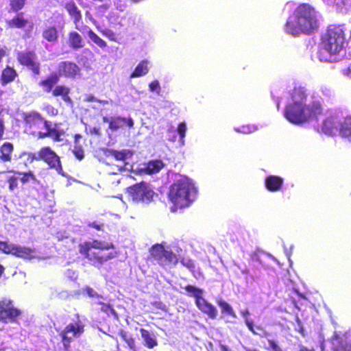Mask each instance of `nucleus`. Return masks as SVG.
I'll use <instances>...</instances> for the list:
<instances>
[{
    "mask_svg": "<svg viewBox=\"0 0 351 351\" xmlns=\"http://www.w3.org/2000/svg\"><path fill=\"white\" fill-rule=\"evenodd\" d=\"M7 182L9 190L11 192H14L19 189V182L23 185L29 184L35 189H38V187L40 185V181L30 171L28 172L14 171V175L7 177Z\"/></svg>",
    "mask_w": 351,
    "mask_h": 351,
    "instance_id": "obj_10",
    "label": "nucleus"
},
{
    "mask_svg": "<svg viewBox=\"0 0 351 351\" xmlns=\"http://www.w3.org/2000/svg\"><path fill=\"white\" fill-rule=\"evenodd\" d=\"M67 44L69 47L73 50L82 49L85 46L82 36L76 31H71L69 32Z\"/></svg>",
    "mask_w": 351,
    "mask_h": 351,
    "instance_id": "obj_22",
    "label": "nucleus"
},
{
    "mask_svg": "<svg viewBox=\"0 0 351 351\" xmlns=\"http://www.w3.org/2000/svg\"><path fill=\"white\" fill-rule=\"evenodd\" d=\"M299 351H314V350L308 349L305 346H301Z\"/></svg>",
    "mask_w": 351,
    "mask_h": 351,
    "instance_id": "obj_57",
    "label": "nucleus"
},
{
    "mask_svg": "<svg viewBox=\"0 0 351 351\" xmlns=\"http://www.w3.org/2000/svg\"><path fill=\"white\" fill-rule=\"evenodd\" d=\"M164 167L161 160H153L145 164L144 168L141 169L147 174H152L158 172Z\"/></svg>",
    "mask_w": 351,
    "mask_h": 351,
    "instance_id": "obj_28",
    "label": "nucleus"
},
{
    "mask_svg": "<svg viewBox=\"0 0 351 351\" xmlns=\"http://www.w3.org/2000/svg\"><path fill=\"white\" fill-rule=\"evenodd\" d=\"M180 263L184 267H186L187 269H189L190 270V271L192 272L193 276L195 278L198 279V276H197L195 274L196 265H195L194 261L189 258V257H183L181 259Z\"/></svg>",
    "mask_w": 351,
    "mask_h": 351,
    "instance_id": "obj_39",
    "label": "nucleus"
},
{
    "mask_svg": "<svg viewBox=\"0 0 351 351\" xmlns=\"http://www.w3.org/2000/svg\"><path fill=\"white\" fill-rule=\"evenodd\" d=\"M80 70L79 66L73 62L62 61L58 64L56 73L60 79L62 77L74 79L80 74Z\"/></svg>",
    "mask_w": 351,
    "mask_h": 351,
    "instance_id": "obj_15",
    "label": "nucleus"
},
{
    "mask_svg": "<svg viewBox=\"0 0 351 351\" xmlns=\"http://www.w3.org/2000/svg\"><path fill=\"white\" fill-rule=\"evenodd\" d=\"M241 315L244 319L245 324L247 326V328L254 334L261 336V335L255 330L254 326V321L253 319L248 317L250 315V311L247 309L243 310L240 311Z\"/></svg>",
    "mask_w": 351,
    "mask_h": 351,
    "instance_id": "obj_35",
    "label": "nucleus"
},
{
    "mask_svg": "<svg viewBox=\"0 0 351 351\" xmlns=\"http://www.w3.org/2000/svg\"><path fill=\"white\" fill-rule=\"evenodd\" d=\"M14 146L12 143L10 142H5L4 143L1 148H0V152L1 154H11L13 151Z\"/></svg>",
    "mask_w": 351,
    "mask_h": 351,
    "instance_id": "obj_42",
    "label": "nucleus"
},
{
    "mask_svg": "<svg viewBox=\"0 0 351 351\" xmlns=\"http://www.w3.org/2000/svg\"><path fill=\"white\" fill-rule=\"evenodd\" d=\"M86 145V138L80 134H75L73 141L69 143V151L72 154H84Z\"/></svg>",
    "mask_w": 351,
    "mask_h": 351,
    "instance_id": "obj_21",
    "label": "nucleus"
},
{
    "mask_svg": "<svg viewBox=\"0 0 351 351\" xmlns=\"http://www.w3.org/2000/svg\"><path fill=\"white\" fill-rule=\"evenodd\" d=\"M21 315V310L14 306L12 300L3 299L0 301V322L5 324L3 330L9 336L11 337L20 330L18 317Z\"/></svg>",
    "mask_w": 351,
    "mask_h": 351,
    "instance_id": "obj_7",
    "label": "nucleus"
},
{
    "mask_svg": "<svg viewBox=\"0 0 351 351\" xmlns=\"http://www.w3.org/2000/svg\"><path fill=\"white\" fill-rule=\"evenodd\" d=\"M8 250V242L0 241V251L5 254H7Z\"/></svg>",
    "mask_w": 351,
    "mask_h": 351,
    "instance_id": "obj_47",
    "label": "nucleus"
},
{
    "mask_svg": "<svg viewBox=\"0 0 351 351\" xmlns=\"http://www.w3.org/2000/svg\"><path fill=\"white\" fill-rule=\"evenodd\" d=\"M217 304L221 308V311L223 313L228 314L234 318H237V315L234 311L232 307L226 301L223 300H219L217 301Z\"/></svg>",
    "mask_w": 351,
    "mask_h": 351,
    "instance_id": "obj_37",
    "label": "nucleus"
},
{
    "mask_svg": "<svg viewBox=\"0 0 351 351\" xmlns=\"http://www.w3.org/2000/svg\"><path fill=\"white\" fill-rule=\"evenodd\" d=\"M110 247L108 243L94 240L85 243L84 245L81 247L80 252L85 255L90 264L99 267L112 258L111 253L108 252Z\"/></svg>",
    "mask_w": 351,
    "mask_h": 351,
    "instance_id": "obj_6",
    "label": "nucleus"
},
{
    "mask_svg": "<svg viewBox=\"0 0 351 351\" xmlns=\"http://www.w3.org/2000/svg\"><path fill=\"white\" fill-rule=\"evenodd\" d=\"M340 134L351 141V117H346L340 128Z\"/></svg>",
    "mask_w": 351,
    "mask_h": 351,
    "instance_id": "obj_34",
    "label": "nucleus"
},
{
    "mask_svg": "<svg viewBox=\"0 0 351 351\" xmlns=\"http://www.w3.org/2000/svg\"><path fill=\"white\" fill-rule=\"evenodd\" d=\"M268 344L271 349V351H283L282 349L278 346V344L274 340H268Z\"/></svg>",
    "mask_w": 351,
    "mask_h": 351,
    "instance_id": "obj_46",
    "label": "nucleus"
},
{
    "mask_svg": "<svg viewBox=\"0 0 351 351\" xmlns=\"http://www.w3.org/2000/svg\"><path fill=\"white\" fill-rule=\"evenodd\" d=\"M103 34L110 40L117 41L116 34L112 30L106 29L103 31Z\"/></svg>",
    "mask_w": 351,
    "mask_h": 351,
    "instance_id": "obj_44",
    "label": "nucleus"
},
{
    "mask_svg": "<svg viewBox=\"0 0 351 351\" xmlns=\"http://www.w3.org/2000/svg\"><path fill=\"white\" fill-rule=\"evenodd\" d=\"M148 62L147 60L141 61L132 73L130 74V77H138L146 75L149 72Z\"/></svg>",
    "mask_w": 351,
    "mask_h": 351,
    "instance_id": "obj_32",
    "label": "nucleus"
},
{
    "mask_svg": "<svg viewBox=\"0 0 351 351\" xmlns=\"http://www.w3.org/2000/svg\"><path fill=\"white\" fill-rule=\"evenodd\" d=\"M119 334L132 351H136L134 339L130 334L123 330H121Z\"/></svg>",
    "mask_w": 351,
    "mask_h": 351,
    "instance_id": "obj_36",
    "label": "nucleus"
},
{
    "mask_svg": "<svg viewBox=\"0 0 351 351\" xmlns=\"http://www.w3.org/2000/svg\"><path fill=\"white\" fill-rule=\"evenodd\" d=\"M16 58L21 65L27 68L34 75L40 74V63L34 51H19L16 54Z\"/></svg>",
    "mask_w": 351,
    "mask_h": 351,
    "instance_id": "obj_13",
    "label": "nucleus"
},
{
    "mask_svg": "<svg viewBox=\"0 0 351 351\" xmlns=\"http://www.w3.org/2000/svg\"><path fill=\"white\" fill-rule=\"evenodd\" d=\"M43 38L49 43H55L58 39V32L56 26H47L42 32Z\"/></svg>",
    "mask_w": 351,
    "mask_h": 351,
    "instance_id": "obj_30",
    "label": "nucleus"
},
{
    "mask_svg": "<svg viewBox=\"0 0 351 351\" xmlns=\"http://www.w3.org/2000/svg\"><path fill=\"white\" fill-rule=\"evenodd\" d=\"M346 43L345 32L341 25H330L321 37L322 47L330 54H337Z\"/></svg>",
    "mask_w": 351,
    "mask_h": 351,
    "instance_id": "obj_5",
    "label": "nucleus"
},
{
    "mask_svg": "<svg viewBox=\"0 0 351 351\" xmlns=\"http://www.w3.org/2000/svg\"><path fill=\"white\" fill-rule=\"evenodd\" d=\"M291 97L292 102L286 105L284 116L291 123L300 125L322 114V108L319 103L306 104V94L302 88H294Z\"/></svg>",
    "mask_w": 351,
    "mask_h": 351,
    "instance_id": "obj_1",
    "label": "nucleus"
},
{
    "mask_svg": "<svg viewBox=\"0 0 351 351\" xmlns=\"http://www.w3.org/2000/svg\"><path fill=\"white\" fill-rule=\"evenodd\" d=\"M82 293L86 294L90 298H95L96 300V302L98 304H102V300H104L103 296L98 294L96 291H95L93 288L89 287H86L82 289Z\"/></svg>",
    "mask_w": 351,
    "mask_h": 351,
    "instance_id": "obj_38",
    "label": "nucleus"
},
{
    "mask_svg": "<svg viewBox=\"0 0 351 351\" xmlns=\"http://www.w3.org/2000/svg\"><path fill=\"white\" fill-rule=\"evenodd\" d=\"M26 0H10V9L14 12H18L25 6Z\"/></svg>",
    "mask_w": 351,
    "mask_h": 351,
    "instance_id": "obj_40",
    "label": "nucleus"
},
{
    "mask_svg": "<svg viewBox=\"0 0 351 351\" xmlns=\"http://www.w3.org/2000/svg\"><path fill=\"white\" fill-rule=\"evenodd\" d=\"M6 345L2 338L0 337V351L6 349Z\"/></svg>",
    "mask_w": 351,
    "mask_h": 351,
    "instance_id": "obj_53",
    "label": "nucleus"
},
{
    "mask_svg": "<svg viewBox=\"0 0 351 351\" xmlns=\"http://www.w3.org/2000/svg\"><path fill=\"white\" fill-rule=\"evenodd\" d=\"M60 79L58 77V75H56V72H53L50 73L48 76L41 80L38 85L42 88L43 92L46 93H52L54 87L59 82Z\"/></svg>",
    "mask_w": 351,
    "mask_h": 351,
    "instance_id": "obj_18",
    "label": "nucleus"
},
{
    "mask_svg": "<svg viewBox=\"0 0 351 351\" xmlns=\"http://www.w3.org/2000/svg\"><path fill=\"white\" fill-rule=\"evenodd\" d=\"M71 89L64 84H58L54 87L51 95L54 97H60L66 103H71L72 100L69 96Z\"/></svg>",
    "mask_w": 351,
    "mask_h": 351,
    "instance_id": "obj_24",
    "label": "nucleus"
},
{
    "mask_svg": "<svg viewBox=\"0 0 351 351\" xmlns=\"http://www.w3.org/2000/svg\"><path fill=\"white\" fill-rule=\"evenodd\" d=\"M0 157L3 162L10 161L11 160V155H1Z\"/></svg>",
    "mask_w": 351,
    "mask_h": 351,
    "instance_id": "obj_52",
    "label": "nucleus"
},
{
    "mask_svg": "<svg viewBox=\"0 0 351 351\" xmlns=\"http://www.w3.org/2000/svg\"><path fill=\"white\" fill-rule=\"evenodd\" d=\"M196 306L202 312L207 314L210 318L213 319L217 318L218 315L217 309L204 298L202 300H198Z\"/></svg>",
    "mask_w": 351,
    "mask_h": 351,
    "instance_id": "obj_23",
    "label": "nucleus"
},
{
    "mask_svg": "<svg viewBox=\"0 0 351 351\" xmlns=\"http://www.w3.org/2000/svg\"><path fill=\"white\" fill-rule=\"evenodd\" d=\"M149 90L152 92L156 91L158 93L160 90L159 82L158 80H153L149 84Z\"/></svg>",
    "mask_w": 351,
    "mask_h": 351,
    "instance_id": "obj_43",
    "label": "nucleus"
},
{
    "mask_svg": "<svg viewBox=\"0 0 351 351\" xmlns=\"http://www.w3.org/2000/svg\"><path fill=\"white\" fill-rule=\"evenodd\" d=\"M88 226L91 227V228H95V229H96L97 230H101L102 224H101V223H98L97 221H93L92 223H88Z\"/></svg>",
    "mask_w": 351,
    "mask_h": 351,
    "instance_id": "obj_49",
    "label": "nucleus"
},
{
    "mask_svg": "<svg viewBox=\"0 0 351 351\" xmlns=\"http://www.w3.org/2000/svg\"><path fill=\"white\" fill-rule=\"evenodd\" d=\"M338 127V123L333 117H328L326 119L321 127V130L323 133L328 135L334 134Z\"/></svg>",
    "mask_w": 351,
    "mask_h": 351,
    "instance_id": "obj_27",
    "label": "nucleus"
},
{
    "mask_svg": "<svg viewBox=\"0 0 351 351\" xmlns=\"http://www.w3.org/2000/svg\"><path fill=\"white\" fill-rule=\"evenodd\" d=\"M3 271H4V267L0 265V276H1Z\"/></svg>",
    "mask_w": 351,
    "mask_h": 351,
    "instance_id": "obj_61",
    "label": "nucleus"
},
{
    "mask_svg": "<svg viewBox=\"0 0 351 351\" xmlns=\"http://www.w3.org/2000/svg\"><path fill=\"white\" fill-rule=\"evenodd\" d=\"M335 351H351V335L345 337L344 340L336 339L333 341Z\"/></svg>",
    "mask_w": 351,
    "mask_h": 351,
    "instance_id": "obj_26",
    "label": "nucleus"
},
{
    "mask_svg": "<svg viewBox=\"0 0 351 351\" xmlns=\"http://www.w3.org/2000/svg\"><path fill=\"white\" fill-rule=\"evenodd\" d=\"M223 349L224 351H226L227 350V348L226 346H223Z\"/></svg>",
    "mask_w": 351,
    "mask_h": 351,
    "instance_id": "obj_63",
    "label": "nucleus"
},
{
    "mask_svg": "<svg viewBox=\"0 0 351 351\" xmlns=\"http://www.w3.org/2000/svg\"><path fill=\"white\" fill-rule=\"evenodd\" d=\"M7 254H11L16 257L23 259H32L35 258V250L31 248L8 243Z\"/></svg>",
    "mask_w": 351,
    "mask_h": 351,
    "instance_id": "obj_16",
    "label": "nucleus"
},
{
    "mask_svg": "<svg viewBox=\"0 0 351 351\" xmlns=\"http://www.w3.org/2000/svg\"><path fill=\"white\" fill-rule=\"evenodd\" d=\"M195 274L198 276V278H199L202 276L199 267H195Z\"/></svg>",
    "mask_w": 351,
    "mask_h": 351,
    "instance_id": "obj_55",
    "label": "nucleus"
},
{
    "mask_svg": "<svg viewBox=\"0 0 351 351\" xmlns=\"http://www.w3.org/2000/svg\"><path fill=\"white\" fill-rule=\"evenodd\" d=\"M285 253L286 256L288 257L289 260L290 261V252L288 251V250L285 247Z\"/></svg>",
    "mask_w": 351,
    "mask_h": 351,
    "instance_id": "obj_58",
    "label": "nucleus"
},
{
    "mask_svg": "<svg viewBox=\"0 0 351 351\" xmlns=\"http://www.w3.org/2000/svg\"><path fill=\"white\" fill-rule=\"evenodd\" d=\"M83 332L84 325L80 320L75 324H69L60 333L64 348L69 349L71 339L80 336Z\"/></svg>",
    "mask_w": 351,
    "mask_h": 351,
    "instance_id": "obj_14",
    "label": "nucleus"
},
{
    "mask_svg": "<svg viewBox=\"0 0 351 351\" xmlns=\"http://www.w3.org/2000/svg\"><path fill=\"white\" fill-rule=\"evenodd\" d=\"M64 8L71 17L73 19V23L75 24V29L80 32L86 31L89 38L99 47L104 48L107 46L106 41L101 38L88 26L84 25L82 27H80L77 25V23L82 20V14L74 1H71L66 3Z\"/></svg>",
    "mask_w": 351,
    "mask_h": 351,
    "instance_id": "obj_8",
    "label": "nucleus"
},
{
    "mask_svg": "<svg viewBox=\"0 0 351 351\" xmlns=\"http://www.w3.org/2000/svg\"><path fill=\"white\" fill-rule=\"evenodd\" d=\"M256 328L258 330L263 331V329L261 326H256Z\"/></svg>",
    "mask_w": 351,
    "mask_h": 351,
    "instance_id": "obj_62",
    "label": "nucleus"
},
{
    "mask_svg": "<svg viewBox=\"0 0 351 351\" xmlns=\"http://www.w3.org/2000/svg\"><path fill=\"white\" fill-rule=\"evenodd\" d=\"M23 119L25 130L31 134L40 138L51 137L56 142L63 141L62 136L65 134L64 131L52 128L51 122L45 120L40 113H23Z\"/></svg>",
    "mask_w": 351,
    "mask_h": 351,
    "instance_id": "obj_3",
    "label": "nucleus"
},
{
    "mask_svg": "<svg viewBox=\"0 0 351 351\" xmlns=\"http://www.w3.org/2000/svg\"><path fill=\"white\" fill-rule=\"evenodd\" d=\"M35 156L34 155V158L44 160L51 168L55 169L59 174L66 177V175L62 171L58 155H38V158Z\"/></svg>",
    "mask_w": 351,
    "mask_h": 351,
    "instance_id": "obj_19",
    "label": "nucleus"
},
{
    "mask_svg": "<svg viewBox=\"0 0 351 351\" xmlns=\"http://www.w3.org/2000/svg\"><path fill=\"white\" fill-rule=\"evenodd\" d=\"M101 304L103 305V306L101 308L102 311L107 313L108 314L110 313V314L114 315L115 317H117L115 310L110 305L105 304L103 302Z\"/></svg>",
    "mask_w": 351,
    "mask_h": 351,
    "instance_id": "obj_45",
    "label": "nucleus"
},
{
    "mask_svg": "<svg viewBox=\"0 0 351 351\" xmlns=\"http://www.w3.org/2000/svg\"><path fill=\"white\" fill-rule=\"evenodd\" d=\"M110 154H126V151H122V152H117V151H112L110 152ZM127 154H132L131 152L130 151H128Z\"/></svg>",
    "mask_w": 351,
    "mask_h": 351,
    "instance_id": "obj_56",
    "label": "nucleus"
},
{
    "mask_svg": "<svg viewBox=\"0 0 351 351\" xmlns=\"http://www.w3.org/2000/svg\"><path fill=\"white\" fill-rule=\"evenodd\" d=\"M284 184V180L282 178L270 175L265 179V186L269 192H278L280 191Z\"/></svg>",
    "mask_w": 351,
    "mask_h": 351,
    "instance_id": "obj_20",
    "label": "nucleus"
},
{
    "mask_svg": "<svg viewBox=\"0 0 351 351\" xmlns=\"http://www.w3.org/2000/svg\"><path fill=\"white\" fill-rule=\"evenodd\" d=\"M189 296L194 297L195 298V304H197L198 300H202L204 299L202 295L204 293V290L199 289L193 285H187L184 288Z\"/></svg>",
    "mask_w": 351,
    "mask_h": 351,
    "instance_id": "obj_33",
    "label": "nucleus"
},
{
    "mask_svg": "<svg viewBox=\"0 0 351 351\" xmlns=\"http://www.w3.org/2000/svg\"><path fill=\"white\" fill-rule=\"evenodd\" d=\"M129 155H99L98 160L112 167L113 173L117 171H128L133 167L126 162Z\"/></svg>",
    "mask_w": 351,
    "mask_h": 351,
    "instance_id": "obj_12",
    "label": "nucleus"
},
{
    "mask_svg": "<svg viewBox=\"0 0 351 351\" xmlns=\"http://www.w3.org/2000/svg\"><path fill=\"white\" fill-rule=\"evenodd\" d=\"M78 160H82L84 158V155H75Z\"/></svg>",
    "mask_w": 351,
    "mask_h": 351,
    "instance_id": "obj_59",
    "label": "nucleus"
},
{
    "mask_svg": "<svg viewBox=\"0 0 351 351\" xmlns=\"http://www.w3.org/2000/svg\"><path fill=\"white\" fill-rule=\"evenodd\" d=\"M196 194L197 189L193 181L184 176L178 175L170 187L169 198L175 205L182 208L188 206Z\"/></svg>",
    "mask_w": 351,
    "mask_h": 351,
    "instance_id": "obj_4",
    "label": "nucleus"
},
{
    "mask_svg": "<svg viewBox=\"0 0 351 351\" xmlns=\"http://www.w3.org/2000/svg\"><path fill=\"white\" fill-rule=\"evenodd\" d=\"M28 23V20L23 17V12L18 13L12 19L6 21V24L9 28L22 29L26 27Z\"/></svg>",
    "mask_w": 351,
    "mask_h": 351,
    "instance_id": "obj_25",
    "label": "nucleus"
},
{
    "mask_svg": "<svg viewBox=\"0 0 351 351\" xmlns=\"http://www.w3.org/2000/svg\"><path fill=\"white\" fill-rule=\"evenodd\" d=\"M319 28L316 12L313 6L306 3L297 6L287 21L285 32L293 36L300 34L309 35L317 31Z\"/></svg>",
    "mask_w": 351,
    "mask_h": 351,
    "instance_id": "obj_2",
    "label": "nucleus"
},
{
    "mask_svg": "<svg viewBox=\"0 0 351 351\" xmlns=\"http://www.w3.org/2000/svg\"><path fill=\"white\" fill-rule=\"evenodd\" d=\"M39 154H56L49 147H45L40 149Z\"/></svg>",
    "mask_w": 351,
    "mask_h": 351,
    "instance_id": "obj_48",
    "label": "nucleus"
},
{
    "mask_svg": "<svg viewBox=\"0 0 351 351\" xmlns=\"http://www.w3.org/2000/svg\"><path fill=\"white\" fill-rule=\"evenodd\" d=\"M65 275L69 278H75V272L71 269H67L65 272Z\"/></svg>",
    "mask_w": 351,
    "mask_h": 351,
    "instance_id": "obj_51",
    "label": "nucleus"
},
{
    "mask_svg": "<svg viewBox=\"0 0 351 351\" xmlns=\"http://www.w3.org/2000/svg\"><path fill=\"white\" fill-rule=\"evenodd\" d=\"M90 133L91 134H94L96 136H100L101 135V131L99 128L94 127L90 130Z\"/></svg>",
    "mask_w": 351,
    "mask_h": 351,
    "instance_id": "obj_50",
    "label": "nucleus"
},
{
    "mask_svg": "<svg viewBox=\"0 0 351 351\" xmlns=\"http://www.w3.org/2000/svg\"><path fill=\"white\" fill-rule=\"evenodd\" d=\"M335 3L337 5L341 6V5H345V0H335Z\"/></svg>",
    "mask_w": 351,
    "mask_h": 351,
    "instance_id": "obj_54",
    "label": "nucleus"
},
{
    "mask_svg": "<svg viewBox=\"0 0 351 351\" xmlns=\"http://www.w3.org/2000/svg\"><path fill=\"white\" fill-rule=\"evenodd\" d=\"M103 121L109 124V129L112 131L122 128L125 125H127L130 128L134 125V121L131 118L114 117L109 119L107 117H104Z\"/></svg>",
    "mask_w": 351,
    "mask_h": 351,
    "instance_id": "obj_17",
    "label": "nucleus"
},
{
    "mask_svg": "<svg viewBox=\"0 0 351 351\" xmlns=\"http://www.w3.org/2000/svg\"><path fill=\"white\" fill-rule=\"evenodd\" d=\"M128 193L132 202L142 204L152 202L155 195L150 185L145 182L128 187Z\"/></svg>",
    "mask_w": 351,
    "mask_h": 351,
    "instance_id": "obj_9",
    "label": "nucleus"
},
{
    "mask_svg": "<svg viewBox=\"0 0 351 351\" xmlns=\"http://www.w3.org/2000/svg\"><path fill=\"white\" fill-rule=\"evenodd\" d=\"M186 125L185 122H181L178 124L177 128V132L180 136V140L183 143V140L185 137L186 132Z\"/></svg>",
    "mask_w": 351,
    "mask_h": 351,
    "instance_id": "obj_41",
    "label": "nucleus"
},
{
    "mask_svg": "<svg viewBox=\"0 0 351 351\" xmlns=\"http://www.w3.org/2000/svg\"><path fill=\"white\" fill-rule=\"evenodd\" d=\"M245 351H259L256 348H245Z\"/></svg>",
    "mask_w": 351,
    "mask_h": 351,
    "instance_id": "obj_60",
    "label": "nucleus"
},
{
    "mask_svg": "<svg viewBox=\"0 0 351 351\" xmlns=\"http://www.w3.org/2000/svg\"><path fill=\"white\" fill-rule=\"evenodd\" d=\"M150 253L154 261L162 266L169 265H176L178 262V258L172 252L165 250L161 245H154Z\"/></svg>",
    "mask_w": 351,
    "mask_h": 351,
    "instance_id": "obj_11",
    "label": "nucleus"
},
{
    "mask_svg": "<svg viewBox=\"0 0 351 351\" xmlns=\"http://www.w3.org/2000/svg\"><path fill=\"white\" fill-rule=\"evenodd\" d=\"M140 332L145 346H147L148 348H153L157 346V340L153 333H151L148 330L143 328H141Z\"/></svg>",
    "mask_w": 351,
    "mask_h": 351,
    "instance_id": "obj_31",
    "label": "nucleus"
},
{
    "mask_svg": "<svg viewBox=\"0 0 351 351\" xmlns=\"http://www.w3.org/2000/svg\"><path fill=\"white\" fill-rule=\"evenodd\" d=\"M16 76V71L14 68L7 66L1 72V81L2 84L5 85L14 81Z\"/></svg>",
    "mask_w": 351,
    "mask_h": 351,
    "instance_id": "obj_29",
    "label": "nucleus"
}]
</instances>
